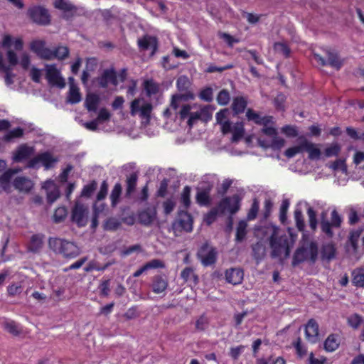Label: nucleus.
<instances>
[{
	"label": "nucleus",
	"instance_id": "6ab92c4d",
	"mask_svg": "<svg viewBox=\"0 0 364 364\" xmlns=\"http://www.w3.org/2000/svg\"><path fill=\"white\" fill-rule=\"evenodd\" d=\"M168 282L164 275L157 274L152 279L151 289L155 294L164 292L168 287Z\"/></svg>",
	"mask_w": 364,
	"mask_h": 364
},
{
	"label": "nucleus",
	"instance_id": "09e8293b",
	"mask_svg": "<svg viewBox=\"0 0 364 364\" xmlns=\"http://www.w3.org/2000/svg\"><path fill=\"white\" fill-rule=\"evenodd\" d=\"M68 215V210L65 206H60L55 210L53 220L55 223L63 221Z\"/></svg>",
	"mask_w": 364,
	"mask_h": 364
},
{
	"label": "nucleus",
	"instance_id": "3c124183",
	"mask_svg": "<svg viewBox=\"0 0 364 364\" xmlns=\"http://www.w3.org/2000/svg\"><path fill=\"white\" fill-rule=\"evenodd\" d=\"M23 135V129L21 127L15 128L4 136L5 141H10L14 138H20Z\"/></svg>",
	"mask_w": 364,
	"mask_h": 364
},
{
	"label": "nucleus",
	"instance_id": "423d86ee",
	"mask_svg": "<svg viewBox=\"0 0 364 364\" xmlns=\"http://www.w3.org/2000/svg\"><path fill=\"white\" fill-rule=\"evenodd\" d=\"M241 200L242 198L238 194H234L222 198L217 207L222 214L229 213L230 215H234L240 209Z\"/></svg>",
	"mask_w": 364,
	"mask_h": 364
},
{
	"label": "nucleus",
	"instance_id": "9b49d317",
	"mask_svg": "<svg viewBox=\"0 0 364 364\" xmlns=\"http://www.w3.org/2000/svg\"><path fill=\"white\" fill-rule=\"evenodd\" d=\"M46 78L52 86H57L60 88H63L65 86V80L60 76V73L56 68L55 65H48L46 66Z\"/></svg>",
	"mask_w": 364,
	"mask_h": 364
},
{
	"label": "nucleus",
	"instance_id": "c9c22d12",
	"mask_svg": "<svg viewBox=\"0 0 364 364\" xmlns=\"http://www.w3.org/2000/svg\"><path fill=\"white\" fill-rule=\"evenodd\" d=\"M352 282L357 287H364V269H356L352 272Z\"/></svg>",
	"mask_w": 364,
	"mask_h": 364
},
{
	"label": "nucleus",
	"instance_id": "37998d69",
	"mask_svg": "<svg viewBox=\"0 0 364 364\" xmlns=\"http://www.w3.org/2000/svg\"><path fill=\"white\" fill-rule=\"evenodd\" d=\"M245 134L244 124L242 122H237L232 128V141H239Z\"/></svg>",
	"mask_w": 364,
	"mask_h": 364
},
{
	"label": "nucleus",
	"instance_id": "473e14b6",
	"mask_svg": "<svg viewBox=\"0 0 364 364\" xmlns=\"http://www.w3.org/2000/svg\"><path fill=\"white\" fill-rule=\"evenodd\" d=\"M194 95L191 92H188L184 94H178L172 96L171 106L173 109L176 110L178 107V102L180 100H193Z\"/></svg>",
	"mask_w": 364,
	"mask_h": 364
},
{
	"label": "nucleus",
	"instance_id": "4c0bfd02",
	"mask_svg": "<svg viewBox=\"0 0 364 364\" xmlns=\"http://www.w3.org/2000/svg\"><path fill=\"white\" fill-rule=\"evenodd\" d=\"M191 85L189 78L186 75L180 76L176 80V87L180 92H188Z\"/></svg>",
	"mask_w": 364,
	"mask_h": 364
},
{
	"label": "nucleus",
	"instance_id": "72a5a7b5",
	"mask_svg": "<svg viewBox=\"0 0 364 364\" xmlns=\"http://www.w3.org/2000/svg\"><path fill=\"white\" fill-rule=\"evenodd\" d=\"M181 277L185 282L192 279L194 284H197L199 281L198 276L194 274L193 269L191 267L184 268L181 273Z\"/></svg>",
	"mask_w": 364,
	"mask_h": 364
},
{
	"label": "nucleus",
	"instance_id": "0eeeda50",
	"mask_svg": "<svg viewBox=\"0 0 364 364\" xmlns=\"http://www.w3.org/2000/svg\"><path fill=\"white\" fill-rule=\"evenodd\" d=\"M27 15L36 24L47 26L50 23V15L45 7L33 6L28 8Z\"/></svg>",
	"mask_w": 364,
	"mask_h": 364
},
{
	"label": "nucleus",
	"instance_id": "f8f14e48",
	"mask_svg": "<svg viewBox=\"0 0 364 364\" xmlns=\"http://www.w3.org/2000/svg\"><path fill=\"white\" fill-rule=\"evenodd\" d=\"M139 48L141 50H147L151 48V55L153 56L157 51L159 48L158 39L155 36L144 35L142 38H139L137 41Z\"/></svg>",
	"mask_w": 364,
	"mask_h": 364
},
{
	"label": "nucleus",
	"instance_id": "20e7f679",
	"mask_svg": "<svg viewBox=\"0 0 364 364\" xmlns=\"http://www.w3.org/2000/svg\"><path fill=\"white\" fill-rule=\"evenodd\" d=\"M48 245L53 251L65 258H75L80 254V248L75 243L64 239L50 238Z\"/></svg>",
	"mask_w": 364,
	"mask_h": 364
},
{
	"label": "nucleus",
	"instance_id": "680f3d73",
	"mask_svg": "<svg viewBox=\"0 0 364 364\" xmlns=\"http://www.w3.org/2000/svg\"><path fill=\"white\" fill-rule=\"evenodd\" d=\"M199 97L207 102L213 101V89L211 87H205L199 93Z\"/></svg>",
	"mask_w": 364,
	"mask_h": 364
},
{
	"label": "nucleus",
	"instance_id": "6e6552de",
	"mask_svg": "<svg viewBox=\"0 0 364 364\" xmlns=\"http://www.w3.org/2000/svg\"><path fill=\"white\" fill-rule=\"evenodd\" d=\"M197 257L204 267L211 266L217 261L218 252L215 247L205 242L198 250Z\"/></svg>",
	"mask_w": 364,
	"mask_h": 364
},
{
	"label": "nucleus",
	"instance_id": "f03ea898",
	"mask_svg": "<svg viewBox=\"0 0 364 364\" xmlns=\"http://www.w3.org/2000/svg\"><path fill=\"white\" fill-rule=\"evenodd\" d=\"M18 173L15 168H9L0 175L1 191L6 193L12 192V186L21 193H29L34 187V183L28 177L19 176L13 181L14 174Z\"/></svg>",
	"mask_w": 364,
	"mask_h": 364
},
{
	"label": "nucleus",
	"instance_id": "79ce46f5",
	"mask_svg": "<svg viewBox=\"0 0 364 364\" xmlns=\"http://www.w3.org/2000/svg\"><path fill=\"white\" fill-rule=\"evenodd\" d=\"M290 205L289 199H284L279 209V220L282 225H285L287 220V212Z\"/></svg>",
	"mask_w": 364,
	"mask_h": 364
},
{
	"label": "nucleus",
	"instance_id": "6e6d98bb",
	"mask_svg": "<svg viewBox=\"0 0 364 364\" xmlns=\"http://www.w3.org/2000/svg\"><path fill=\"white\" fill-rule=\"evenodd\" d=\"M341 151V146L338 144H333L330 146L327 147L324 154L326 157L336 156Z\"/></svg>",
	"mask_w": 364,
	"mask_h": 364
},
{
	"label": "nucleus",
	"instance_id": "2f4dec72",
	"mask_svg": "<svg viewBox=\"0 0 364 364\" xmlns=\"http://www.w3.org/2000/svg\"><path fill=\"white\" fill-rule=\"evenodd\" d=\"M69 48L67 46H58L53 50H51V60L57 58L64 60L69 55Z\"/></svg>",
	"mask_w": 364,
	"mask_h": 364
},
{
	"label": "nucleus",
	"instance_id": "49530a36",
	"mask_svg": "<svg viewBox=\"0 0 364 364\" xmlns=\"http://www.w3.org/2000/svg\"><path fill=\"white\" fill-rule=\"evenodd\" d=\"M54 6L65 12L76 10L75 6L68 2L66 0H55L54 2Z\"/></svg>",
	"mask_w": 364,
	"mask_h": 364
},
{
	"label": "nucleus",
	"instance_id": "7c9ffc66",
	"mask_svg": "<svg viewBox=\"0 0 364 364\" xmlns=\"http://www.w3.org/2000/svg\"><path fill=\"white\" fill-rule=\"evenodd\" d=\"M116 261L115 259H112L107 263H105L104 265L101 266L96 262H90L86 267H85L84 270L87 272H92V270H97L103 272L105 269H107L108 267H109L111 265L115 264Z\"/></svg>",
	"mask_w": 364,
	"mask_h": 364
},
{
	"label": "nucleus",
	"instance_id": "de8ad7c7",
	"mask_svg": "<svg viewBox=\"0 0 364 364\" xmlns=\"http://www.w3.org/2000/svg\"><path fill=\"white\" fill-rule=\"evenodd\" d=\"M273 202L270 198H266L264 202V207L262 211V220H267L272 211Z\"/></svg>",
	"mask_w": 364,
	"mask_h": 364
},
{
	"label": "nucleus",
	"instance_id": "aec40b11",
	"mask_svg": "<svg viewBox=\"0 0 364 364\" xmlns=\"http://www.w3.org/2000/svg\"><path fill=\"white\" fill-rule=\"evenodd\" d=\"M266 246L259 241L252 245V256L257 264L260 263L266 257Z\"/></svg>",
	"mask_w": 364,
	"mask_h": 364
},
{
	"label": "nucleus",
	"instance_id": "5701e85b",
	"mask_svg": "<svg viewBox=\"0 0 364 364\" xmlns=\"http://www.w3.org/2000/svg\"><path fill=\"white\" fill-rule=\"evenodd\" d=\"M210 186L200 190L197 192L196 196V203L200 206H209L211 203Z\"/></svg>",
	"mask_w": 364,
	"mask_h": 364
},
{
	"label": "nucleus",
	"instance_id": "a211bd4d",
	"mask_svg": "<svg viewBox=\"0 0 364 364\" xmlns=\"http://www.w3.org/2000/svg\"><path fill=\"white\" fill-rule=\"evenodd\" d=\"M306 338L312 343H315L318 341V324L314 318H311L306 326L305 330Z\"/></svg>",
	"mask_w": 364,
	"mask_h": 364
},
{
	"label": "nucleus",
	"instance_id": "69168bd1",
	"mask_svg": "<svg viewBox=\"0 0 364 364\" xmlns=\"http://www.w3.org/2000/svg\"><path fill=\"white\" fill-rule=\"evenodd\" d=\"M109 286H110V279H109L103 280L100 283V284L99 286L100 296L107 297L109 295V292H110Z\"/></svg>",
	"mask_w": 364,
	"mask_h": 364
},
{
	"label": "nucleus",
	"instance_id": "c756f323",
	"mask_svg": "<svg viewBox=\"0 0 364 364\" xmlns=\"http://www.w3.org/2000/svg\"><path fill=\"white\" fill-rule=\"evenodd\" d=\"M144 89L146 91V94L148 97H151L156 95L159 91V85L158 83L154 82L152 79L146 80L144 82Z\"/></svg>",
	"mask_w": 364,
	"mask_h": 364
},
{
	"label": "nucleus",
	"instance_id": "39448f33",
	"mask_svg": "<svg viewBox=\"0 0 364 364\" xmlns=\"http://www.w3.org/2000/svg\"><path fill=\"white\" fill-rule=\"evenodd\" d=\"M58 161L59 159L58 157L53 156L50 151H47L40 153L29 159L26 164V168L37 169L40 167L39 164H41L45 170H49L53 168Z\"/></svg>",
	"mask_w": 364,
	"mask_h": 364
},
{
	"label": "nucleus",
	"instance_id": "dca6fc26",
	"mask_svg": "<svg viewBox=\"0 0 364 364\" xmlns=\"http://www.w3.org/2000/svg\"><path fill=\"white\" fill-rule=\"evenodd\" d=\"M246 117L248 121L254 122L256 124L267 126L272 122V117L264 116L262 117L259 113L256 112L251 108L247 109Z\"/></svg>",
	"mask_w": 364,
	"mask_h": 364
},
{
	"label": "nucleus",
	"instance_id": "f257e3e1",
	"mask_svg": "<svg viewBox=\"0 0 364 364\" xmlns=\"http://www.w3.org/2000/svg\"><path fill=\"white\" fill-rule=\"evenodd\" d=\"M294 229H272L268 238L272 259H277L283 263L290 257L296 239L297 233Z\"/></svg>",
	"mask_w": 364,
	"mask_h": 364
},
{
	"label": "nucleus",
	"instance_id": "a878e982",
	"mask_svg": "<svg viewBox=\"0 0 364 364\" xmlns=\"http://www.w3.org/2000/svg\"><path fill=\"white\" fill-rule=\"evenodd\" d=\"M328 60L327 65L339 70L343 65V60L340 59L337 53L328 50L326 52Z\"/></svg>",
	"mask_w": 364,
	"mask_h": 364
},
{
	"label": "nucleus",
	"instance_id": "8fccbe9b",
	"mask_svg": "<svg viewBox=\"0 0 364 364\" xmlns=\"http://www.w3.org/2000/svg\"><path fill=\"white\" fill-rule=\"evenodd\" d=\"M294 218L296 223V228H306L304 216L300 208H295L294 211Z\"/></svg>",
	"mask_w": 364,
	"mask_h": 364
},
{
	"label": "nucleus",
	"instance_id": "c85d7f7f",
	"mask_svg": "<svg viewBox=\"0 0 364 364\" xmlns=\"http://www.w3.org/2000/svg\"><path fill=\"white\" fill-rule=\"evenodd\" d=\"M137 179L138 176L136 173L134 172L131 173L129 176L127 177L126 181V196L127 197L133 193L135 191L137 184Z\"/></svg>",
	"mask_w": 364,
	"mask_h": 364
},
{
	"label": "nucleus",
	"instance_id": "7ed1b4c3",
	"mask_svg": "<svg viewBox=\"0 0 364 364\" xmlns=\"http://www.w3.org/2000/svg\"><path fill=\"white\" fill-rule=\"evenodd\" d=\"M318 255V244L315 241H302L295 250L291 260V266L296 267L304 262L314 264Z\"/></svg>",
	"mask_w": 364,
	"mask_h": 364
},
{
	"label": "nucleus",
	"instance_id": "ea45409f",
	"mask_svg": "<svg viewBox=\"0 0 364 364\" xmlns=\"http://www.w3.org/2000/svg\"><path fill=\"white\" fill-rule=\"evenodd\" d=\"M308 222L309 228H317L318 224V215L316 211L311 206H308L306 209Z\"/></svg>",
	"mask_w": 364,
	"mask_h": 364
},
{
	"label": "nucleus",
	"instance_id": "774afa93",
	"mask_svg": "<svg viewBox=\"0 0 364 364\" xmlns=\"http://www.w3.org/2000/svg\"><path fill=\"white\" fill-rule=\"evenodd\" d=\"M219 210L218 207L212 208L205 215V221L208 225H210L217 218Z\"/></svg>",
	"mask_w": 364,
	"mask_h": 364
},
{
	"label": "nucleus",
	"instance_id": "58836bf2",
	"mask_svg": "<svg viewBox=\"0 0 364 364\" xmlns=\"http://www.w3.org/2000/svg\"><path fill=\"white\" fill-rule=\"evenodd\" d=\"M178 220L181 228H192L193 226V218L191 214L187 211H181L178 214Z\"/></svg>",
	"mask_w": 364,
	"mask_h": 364
},
{
	"label": "nucleus",
	"instance_id": "cd10ccee",
	"mask_svg": "<svg viewBox=\"0 0 364 364\" xmlns=\"http://www.w3.org/2000/svg\"><path fill=\"white\" fill-rule=\"evenodd\" d=\"M338 347V336L333 333L330 334L324 341V349L328 352H333Z\"/></svg>",
	"mask_w": 364,
	"mask_h": 364
},
{
	"label": "nucleus",
	"instance_id": "864d4df0",
	"mask_svg": "<svg viewBox=\"0 0 364 364\" xmlns=\"http://www.w3.org/2000/svg\"><path fill=\"white\" fill-rule=\"evenodd\" d=\"M230 99L229 92L227 90L223 89L218 94L216 100L218 105L224 106L229 103Z\"/></svg>",
	"mask_w": 364,
	"mask_h": 364
},
{
	"label": "nucleus",
	"instance_id": "5fc2aeb1",
	"mask_svg": "<svg viewBox=\"0 0 364 364\" xmlns=\"http://www.w3.org/2000/svg\"><path fill=\"white\" fill-rule=\"evenodd\" d=\"M302 151H304L303 141H301L299 144V145H298V146H294L288 148L285 151L284 155L287 158H292V157L295 156L297 154H299Z\"/></svg>",
	"mask_w": 364,
	"mask_h": 364
},
{
	"label": "nucleus",
	"instance_id": "c03bdc74",
	"mask_svg": "<svg viewBox=\"0 0 364 364\" xmlns=\"http://www.w3.org/2000/svg\"><path fill=\"white\" fill-rule=\"evenodd\" d=\"M4 327L5 330L15 336H19L22 332L18 325L14 321L4 322Z\"/></svg>",
	"mask_w": 364,
	"mask_h": 364
},
{
	"label": "nucleus",
	"instance_id": "338daca9",
	"mask_svg": "<svg viewBox=\"0 0 364 364\" xmlns=\"http://www.w3.org/2000/svg\"><path fill=\"white\" fill-rule=\"evenodd\" d=\"M168 179L164 178L160 183L159 188L156 192V196L160 198H164L168 192Z\"/></svg>",
	"mask_w": 364,
	"mask_h": 364
},
{
	"label": "nucleus",
	"instance_id": "a19ab883",
	"mask_svg": "<svg viewBox=\"0 0 364 364\" xmlns=\"http://www.w3.org/2000/svg\"><path fill=\"white\" fill-rule=\"evenodd\" d=\"M259 210V202L257 198H254L251 205L250 208L249 209L247 214V220L251 221L254 220L258 214Z\"/></svg>",
	"mask_w": 364,
	"mask_h": 364
},
{
	"label": "nucleus",
	"instance_id": "4468645a",
	"mask_svg": "<svg viewBox=\"0 0 364 364\" xmlns=\"http://www.w3.org/2000/svg\"><path fill=\"white\" fill-rule=\"evenodd\" d=\"M35 151L33 146L27 145L26 144H21L18 146L13 155V160L15 162H21L28 159Z\"/></svg>",
	"mask_w": 364,
	"mask_h": 364
},
{
	"label": "nucleus",
	"instance_id": "2eb2a0df",
	"mask_svg": "<svg viewBox=\"0 0 364 364\" xmlns=\"http://www.w3.org/2000/svg\"><path fill=\"white\" fill-rule=\"evenodd\" d=\"M99 85L102 88H107L109 83L116 86L118 85L117 73L114 69H106L98 78Z\"/></svg>",
	"mask_w": 364,
	"mask_h": 364
},
{
	"label": "nucleus",
	"instance_id": "412c9836",
	"mask_svg": "<svg viewBox=\"0 0 364 364\" xmlns=\"http://www.w3.org/2000/svg\"><path fill=\"white\" fill-rule=\"evenodd\" d=\"M336 248L332 242L323 244L321 250V259L322 261L331 262L335 259Z\"/></svg>",
	"mask_w": 364,
	"mask_h": 364
},
{
	"label": "nucleus",
	"instance_id": "bb28decb",
	"mask_svg": "<svg viewBox=\"0 0 364 364\" xmlns=\"http://www.w3.org/2000/svg\"><path fill=\"white\" fill-rule=\"evenodd\" d=\"M247 102L243 97H237L233 100L232 109L235 114H242L246 109Z\"/></svg>",
	"mask_w": 364,
	"mask_h": 364
},
{
	"label": "nucleus",
	"instance_id": "052dcab7",
	"mask_svg": "<svg viewBox=\"0 0 364 364\" xmlns=\"http://www.w3.org/2000/svg\"><path fill=\"white\" fill-rule=\"evenodd\" d=\"M60 193L59 188L57 186H54L52 190L47 191L48 203L52 204L60 197Z\"/></svg>",
	"mask_w": 364,
	"mask_h": 364
},
{
	"label": "nucleus",
	"instance_id": "f3484780",
	"mask_svg": "<svg viewBox=\"0 0 364 364\" xmlns=\"http://www.w3.org/2000/svg\"><path fill=\"white\" fill-rule=\"evenodd\" d=\"M244 272L240 268H230L225 272V279L227 282L233 285L242 283Z\"/></svg>",
	"mask_w": 364,
	"mask_h": 364
},
{
	"label": "nucleus",
	"instance_id": "603ef678",
	"mask_svg": "<svg viewBox=\"0 0 364 364\" xmlns=\"http://www.w3.org/2000/svg\"><path fill=\"white\" fill-rule=\"evenodd\" d=\"M274 49L277 53L282 54L285 58L289 57L291 50L286 43L277 42L274 44Z\"/></svg>",
	"mask_w": 364,
	"mask_h": 364
},
{
	"label": "nucleus",
	"instance_id": "f704fd0d",
	"mask_svg": "<svg viewBox=\"0 0 364 364\" xmlns=\"http://www.w3.org/2000/svg\"><path fill=\"white\" fill-rule=\"evenodd\" d=\"M100 102L98 95L95 94H90L87 96L85 100L86 108L88 111L95 112Z\"/></svg>",
	"mask_w": 364,
	"mask_h": 364
},
{
	"label": "nucleus",
	"instance_id": "1a4fd4ad",
	"mask_svg": "<svg viewBox=\"0 0 364 364\" xmlns=\"http://www.w3.org/2000/svg\"><path fill=\"white\" fill-rule=\"evenodd\" d=\"M88 208L80 202H75L71 211V220L79 227L85 226L88 222Z\"/></svg>",
	"mask_w": 364,
	"mask_h": 364
},
{
	"label": "nucleus",
	"instance_id": "e2e57ef3",
	"mask_svg": "<svg viewBox=\"0 0 364 364\" xmlns=\"http://www.w3.org/2000/svg\"><path fill=\"white\" fill-rule=\"evenodd\" d=\"M282 132L287 137H296L298 136V129L296 126L285 125L282 128Z\"/></svg>",
	"mask_w": 364,
	"mask_h": 364
},
{
	"label": "nucleus",
	"instance_id": "0e129e2a",
	"mask_svg": "<svg viewBox=\"0 0 364 364\" xmlns=\"http://www.w3.org/2000/svg\"><path fill=\"white\" fill-rule=\"evenodd\" d=\"M96 188L97 183L95 181H92L91 183L83 187L81 194L85 197H90Z\"/></svg>",
	"mask_w": 364,
	"mask_h": 364
},
{
	"label": "nucleus",
	"instance_id": "13d9d810",
	"mask_svg": "<svg viewBox=\"0 0 364 364\" xmlns=\"http://www.w3.org/2000/svg\"><path fill=\"white\" fill-rule=\"evenodd\" d=\"M152 105L149 102L144 104L140 109V117L144 119H149L152 112Z\"/></svg>",
	"mask_w": 364,
	"mask_h": 364
},
{
	"label": "nucleus",
	"instance_id": "a18cd8bd",
	"mask_svg": "<svg viewBox=\"0 0 364 364\" xmlns=\"http://www.w3.org/2000/svg\"><path fill=\"white\" fill-rule=\"evenodd\" d=\"M191 187L186 186L181 193V203L186 208H188L191 205Z\"/></svg>",
	"mask_w": 364,
	"mask_h": 364
},
{
	"label": "nucleus",
	"instance_id": "9d476101",
	"mask_svg": "<svg viewBox=\"0 0 364 364\" xmlns=\"http://www.w3.org/2000/svg\"><path fill=\"white\" fill-rule=\"evenodd\" d=\"M328 210H323L320 214L321 228H340L343 222L341 215L336 208L331 212V218H328Z\"/></svg>",
	"mask_w": 364,
	"mask_h": 364
},
{
	"label": "nucleus",
	"instance_id": "e433bc0d",
	"mask_svg": "<svg viewBox=\"0 0 364 364\" xmlns=\"http://www.w3.org/2000/svg\"><path fill=\"white\" fill-rule=\"evenodd\" d=\"M122 187L121 183H115L110 194L111 205L112 207H114L118 204L122 194Z\"/></svg>",
	"mask_w": 364,
	"mask_h": 364
},
{
	"label": "nucleus",
	"instance_id": "bf43d9fd",
	"mask_svg": "<svg viewBox=\"0 0 364 364\" xmlns=\"http://www.w3.org/2000/svg\"><path fill=\"white\" fill-rule=\"evenodd\" d=\"M146 270L157 268H164L166 267L165 263L159 259H154L144 264Z\"/></svg>",
	"mask_w": 364,
	"mask_h": 364
},
{
	"label": "nucleus",
	"instance_id": "4be33fe9",
	"mask_svg": "<svg viewBox=\"0 0 364 364\" xmlns=\"http://www.w3.org/2000/svg\"><path fill=\"white\" fill-rule=\"evenodd\" d=\"M69 80L70 82V84L69 92L67 97V100L70 104H77L80 102L82 99L80 89L76 85H75L73 82L74 80L73 77H70Z\"/></svg>",
	"mask_w": 364,
	"mask_h": 364
},
{
	"label": "nucleus",
	"instance_id": "ddd939ff",
	"mask_svg": "<svg viewBox=\"0 0 364 364\" xmlns=\"http://www.w3.org/2000/svg\"><path fill=\"white\" fill-rule=\"evenodd\" d=\"M31 50L39 58L51 60V50L46 47V42L42 40H35L31 43Z\"/></svg>",
	"mask_w": 364,
	"mask_h": 364
},
{
	"label": "nucleus",
	"instance_id": "393cba45",
	"mask_svg": "<svg viewBox=\"0 0 364 364\" xmlns=\"http://www.w3.org/2000/svg\"><path fill=\"white\" fill-rule=\"evenodd\" d=\"M304 151L309 153V157L311 159H318L321 156V150L313 143L309 142L306 139L303 140Z\"/></svg>",
	"mask_w": 364,
	"mask_h": 364
},
{
	"label": "nucleus",
	"instance_id": "b1692460",
	"mask_svg": "<svg viewBox=\"0 0 364 364\" xmlns=\"http://www.w3.org/2000/svg\"><path fill=\"white\" fill-rule=\"evenodd\" d=\"M44 236L40 234L33 235L28 245V250L32 252H38L43 247Z\"/></svg>",
	"mask_w": 364,
	"mask_h": 364
},
{
	"label": "nucleus",
	"instance_id": "4d7b16f0",
	"mask_svg": "<svg viewBox=\"0 0 364 364\" xmlns=\"http://www.w3.org/2000/svg\"><path fill=\"white\" fill-rule=\"evenodd\" d=\"M363 322V318L358 314H354L348 318V323L352 328L356 329Z\"/></svg>",
	"mask_w": 364,
	"mask_h": 364
}]
</instances>
